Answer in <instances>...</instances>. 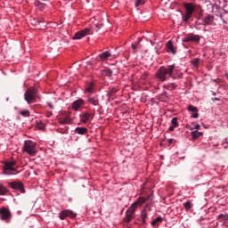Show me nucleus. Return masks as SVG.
Segmentation results:
<instances>
[{"label": "nucleus", "instance_id": "f257e3e1", "mask_svg": "<svg viewBox=\"0 0 228 228\" xmlns=\"http://www.w3.org/2000/svg\"><path fill=\"white\" fill-rule=\"evenodd\" d=\"M218 20H223L224 24L228 22V12H225L223 15L215 17L212 14H207L201 18L203 26H216L218 24Z\"/></svg>", "mask_w": 228, "mask_h": 228}, {"label": "nucleus", "instance_id": "bb28decb", "mask_svg": "<svg viewBox=\"0 0 228 228\" xmlns=\"http://www.w3.org/2000/svg\"><path fill=\"white\" fill-rule=\"evenodd\" d=\"M35 6H37V8H39V10L43 11L45 8V4L41 3L38 0H36V2L34 3Z\"/></svg>", "mask_w": 228, "mask_h": 228}, {"label": "nucleus", "instance_id": "4be33fe9", "mask_svg": "<svg viewBox=\"0 0 228 228\" xmlns=\"http://www.w3.org/2000/svg\"><path fill=\"white\" fill-rule=\"evenodd\" d=\"M94 86H95L94 82L88 84L85 88V94H92V92H94Z\"/></svg>", "mask_w": 228, "mask_h": 228}, {"label": "nucleus", "instance_id": "79ce46f5", "mask_svg": "<svg viewBox=\"0 0 228 228\" xmlns=\"http://www.w3.org/2000/svg\"><path fill=\"white\" fill-rule=\"evenodd\" d=\"M174 129H175V126H174L173 125L168 127V131L170 132L174 131Z\"/></svg>", "mask_w": 228, "mask_h": 228}, {"label": "nucleus", "instance_id": "4c0bfd02", "mask_svg": "<svg viewBox=\"0 0 228 228\" xmlns=\"http://www.w3.org/2000/svg\"><path fill=\"white\" fill-rule=\"evenodd\" d=\"M37 129L42 131V130L45 129V124H44V123H37Z\"/></svg>", "mask_w": 228, "mask_h": 228}, {"label": "nucleus", "instance_id": "c85d7f7f", "mask_svg": "<svg viewBox=\"0 0 228 228\" xmlns=\"http://www.w3.org/2000/svg\"><path fill=\"white\" fill-rule=\"evenodd\" d=\"M187 110L188 111H191L192 113H199V109L193 105H189Z\"/></svg>", "mask_w": 228, "mask_h": 228}, {"label": "nucleus", "instance_id": "f3484780", "mask_svg": "<svg viewBox=\"0 0 228 228\" xmlns=\"http://www.w3.org/2000/svg\"><path fill=\"white\" fill-rule=\"evenodd\" d=\"M166 51L167 53H169L171 54H175L177 51L175 50V47H174V43L169 40L166 45Z\"/></svg>", "mask_w": 228, "mask_h": 228}, {"label": "nucleus", "instance_id": "2f4dec72", "mask_svg": "<svg viewBox=\"0 0 228 228\" xmlns=\"http://www.w3.org/2000/svg\"><path fill=\"white\" fill-rule=\"evenodd\" d=\"M138 45H140V43L138 42L132 43L131 49L133 50V53H137Z\"/></svg>", "mask_w": 228, "mask_h": 228}, {"label": "nucleus", "instance_id": "49530a36", "mask_svg": "<svg viewBox=\"0 0 228 228\" xmlns=\"http://www.w3.org/2000/svg\"><path fill=\"white\" fill-rule=\"evenodd\" d=\"M168 143H170V144H171V143H174V139H172V138H171V139H168Z\"/></svg>", "mask_w": 228, "mask_h": 228}, {"label": "nucleus", "instance_id": "a18cd8bd", "mask_svg": "<svg viewBox=\"0 0 228 228\" xmlns=\"http://www.w3.org/2000/svg\"><path fill=\"white\" fill-rule=\"evenodd\" d=\"M212 101H213V102H215V101H220V98L215 97V98H212Z\"/></svg>", "mask_w": 228, "mask_h": 228}, {"label": "nucleus", "instance_id": "a19ab883", "mask_svg": "<svg viewBox=\"0 0 228 228\" xmlns=\"http://www.w3.org/2000/svg\"><path fill=\"white\" fill-rule=\"evenodd\" d=\"M191 117L192 118H199V112L192 113Z\"/></svg>", "mask_w": 228, "mask_h": 228}, {"label": "nucleus", "instance_id": "e433bc0d", "mask_svg": "<svg viewBox=\"0 0 228 228\" xmlns=\"http://www.w3.org/2000/svg\"><path fill=\"white\" fill-rule=\"evenodd\" d=\"M191 126H192V127H191V126L189 127V129H190L191 131H193V129H200V125H199V124H197V123H192Z\"/></svg>", "mask_w": 228, "mask_h": 228}, {"label": "nucleus", "instance_id": "ddd939ff", "mask_svg": "<svg viewBox=\"0 0 228 228\" xmlns=\"http://www.w3.org/2000/svg\"><path fill=\"white\" fill-rule=\"evenodd\" d=\"M95 113H90V112H83L80 114V121L82 124H88L90 122V118H94Z\"/></svg>", "mask_w": 228, "mask_h": 228}, {"label": "nucleus", "instance_id": "412c9836", "mask_svg": "<svg viewBox=\"0 0 228 228\" xmlns=\"http://www.w3.org/2000/svg\"><path fill=\"white\" fill-rule=\"evenodd\" d=\"M59 123L65 125V124H72V119L70 118V117L66 116L65 118H59Z\"/></svg>", "mask_w": 228, "mask_h": 228}, {"label": "nucleus", "instance_id": "5701e85b", "mask_svg": "<svg viewBox=\"0 0 228 228\" xmlns=\"http://www.w3.org/2000/svg\"><path fill=\"white\" fill-rule=\"evenodd\" d=\"M118 92L117 87H109L107 91L108 97H113L115 94Z\"/></svg>", "mask_w": 228, "mask_h": 228}, {"label": "nucleus", "instance_id": "9b49d317", "mask_svg": "<svg viewBox=\"0 0 228 228\" xmlns=\"http://www.w3.org/2000/svg\"><path fill=\"white\" fill-rule=\"evenodd\" d=\"M77 214L70 209L62 210L59 214L60 220H65V218H76Z\"/></svg>", "mask_w": 228, "mask_h": 228}, {"label": "nucleus", "instance_id": "0eeeda50", "mask_svg": "<svg viewBox=\"0 0 228 228\" xmlns=\"http://www.w3.org/2000/svg\"><path fill=\"white\" fill-rule=\"evenodd\" d=\"M12 217L13 215H12V211L10 210V208L6 207L0 208V220H2V222H5V224H10Z\"/></svg>", "mask_w": 228, "mask_h": 228}, {"label": "nucleus", "instance_id": "39448f33", "mask_svg": "<svg viewBox=\"0 0 228 228\" xmlns=\"http://www.w3.org/2000/svg\"><path fill=\"white\" fill-rule=\"evenodd\" d=\"M23 152H27L28 156H37V143L31 140H27L24 142L22 148Z\"/></svg>", "mask_w": 228, "mask_h": 228}, {"label": "nucleus", "instance_id": "a878e982", "mask_svg": "<svg viewBox=\"0 0 228 228\" xmlns=\"http://www.w3.org/2000/svg\"><path fill=\"white\" fill-rule=\"evenodd\" d=\"M162 222H163V217L158 216L151 222V225H152V227H156V225H158V224H161Z\"/></svg>", "mask_w": 228, "mask_h": 228}, {"label": "nucleus", "instance_id": "2eb2a0df", "mask_svg": "<svg viewBox=\"0 0 228 228\" xmlns=\"http://www.w3.org/2000/svg\"><path fill=\"white\" fill-rule=\"evenodd\" d=\"M87 102H88V104H92L93 106H99L100 105L99 95H97V94L88 95Z\"/></svg>", "mask_w": 228, "mask_h": 228}, {"label": "nucleus", "instance_id": "8fccbe9b", "mask_svg": "<svg viewBox=\"0 0 228 228\" xmlns=\"http://www.w3.org/2000/svg\"><path fill=\"white\" fill-rule=\"evenodd\" d=\"M157 54H159V53H158V51H156Z\"/></svg>", "mask_w": 228, "mask_h": 228}, {"label": "nucleus", "instance_id": "b1692460", "mask_svg": "<svg viewBox=\"0 0 228 228\" xmlns=\"http://www.w3.org/2000/svg\"><path fill=\"white\" fill-rule=\"evenodd\" d=\"M102 76H106L107 77H111L113 76V70L106 68L102 71Z\"/></svg>", "mask_w": 228, "mask_h": 228}, {"label": "nucleus", "instance_id": "4468645a", "mask_svg": "<svg viewBox=\"0 0 228 228\" xmlns=\"http://www.w3.org/2000/svg\"><path fill=\"white\" fill-rule=\"evenodd\" d=\"M84 105H85V100H83V98H79L72 102L71 108L73 111H79V110L81 109V106H84Z\"/></svg>", "mask_w": 228, "mask_h": 228}, {"label": "nucleus", "instance_id": "473e14b6", "mask_svg": "<svg viewBox=\"0 0 228 228\" xmlns=\"http://www.w3.org/2000/svg\"><path fill=\"white\" fill-rule=\"evenodd\" d=\"M183 208L186 211H190V209H191L192 208L191 201H186L185 203H183Z\"/></svg>", "mask_w": 228, "mask_h": 228}, {"label": "nucleus", "instance_id": "9d476101", "mask_svg": "<svg viewBox=\"0 0 228 228\" xmlns=\"http://www.w3.org/2000/svg\"><path fill=\"white\" fill-rule=\"evenodd\" d=\"M88 35H92V29L86 28L77 32L73 37V40H81V38H85V37H88Z\"/></svg>", "mask_w": 228, "mask_h": 228}, {"label": "nucleus", "instance_id": "6ab92c4d", "mask_svg": "<svg viewBox=\"0 0 228 228\" xmlns=\"http://www.w3.org/2000/svg\"><path fill=\"white\" fill-rule=\"evenodd\" d=\"M75 133L77 134H88V128L85 126H77L75 128Z\"/></svg>", "mask_w": 228, "mask_h": 228}, {"label": "nucleus", "instance_id": "cd10ccee", "mask_svg": "<svg viewBox=\"0 0 228 228\" xmlns=\"http://www.w3.org/2000/svg\"><path fill=\"white\" fill-rule=\"evenodd\" d=\"M7 192H8V189L4 185L0 183V195L4 196L6 195Z\"/></svg>", "mask_w": 228, "mask_h": 228}, {"label": "nucleus", "instance_id": "f704fd0d", "mask_svg": "<svg viewBox=\"0 0 228 228\" xmlns=\"http://www.w3.org/2000/svg\"><path fill=\"white\" fill-rule=\"evenodd\" d=\"M171 124L174 127H179V121L177 118H173L171 120Z\"/></svg>", "mask_w": 228, "mask_h": 228}, {"label": "nucleus", "instance_id": "dca6fc26", "mask_svg": "<svg viewBox=\"0 0 228 228\" xmlns=\"http://www.w3.org/2000/svg\"><path fill=\"white\" fill-rule=\"evenodd\" d=\"M151 198V195L148 196V199ZM145 197H140L136 200V201H134V203H132V208H134L135 209L138 208V206H143V204H145V202H147V200Z\"/></svg>", "mask_w": 228, "mask_h": 228}, {"label": "nucleus", "instance_id": "20e7f679", "mask_svg": "<svg viewBox=\"0 0 228 228\" xmlns=\"http://www.w3.org/2000/svg\"><path fill=\"white\" fill-rule=\"evenodd\" d=\"M4 166L2 167V174L3 175H15V173L12 172H17V161L15 160H10V161H4L3 162Z\"/></svg>", "mask_w": 228, "mask_h": 228}, {"label": "nucleus", "instance_id": "09e8293b", "mask_svg": "<svg viewBox=\"0 0 228 228\" xmlns=\"http://www.w3.org/2000/svg\"><path fill=\"white\" fill-rule=\"evenodd\" d=\"M20 213H21L20 211H18V215H20Z\"/></svg>", "mask_w": 228, "mask_h": 228}, {"label": "nucleus", "instance_id": "7ed1b4c3", "mask_svg": "<svg viewBox=\"0 0 228 228\" xmlns=\"http://www.w3.org/2000/svg\"><path fill=\"white\" fill-rule=\"evenodd\" d=\"M185 12L182 13V20L183 24H190L193 20V13L195 12V5L192 3H183Z\"/></svg>", "mask_w": 228, "mask_h": 228}, {"label": "nucleus", "instance_id": "de8ad7c7", "mask_svg": "<svg viewBox=\"0 0 228 228\" xmlns=\"http://www.w3.org/2000/svg\"><path fill=\"white\" fill-rule=\"evenodd\" d=\"M212 95H216V93H215V92H212Z\"/></svg>", "mask_w": 228, "mask_h": 228}, {"label": "nucleus", "instance_id": "58836bf2", "mask_svg": "<svg viewBox=\"0 0 228 228\" xmlns=\"http://www.w3.org/2000/svg\"><path fill=\"white\" fill-rule=\"evenodd\" d=\"M46 104H47V107L50 108V110H54V105H53L51 102H47Z\"/></svg>", "mask_w": 228, "mask_h": 228}, {"label": "nucleus", "instance_id": "7c9ffc66", "mask_svg": "<svg viewBox=\"0 0 228 228\" xmlns=\"http://www.w3.org/2000/svg\"><path fill=\"white\" fill-rule=\"evenodd\" d=\"M146 0H135L134 6L135 8H138L139 6H143Z\"/></svg>", "mask_w": 228, "mask_h": 228}, {"label": "nucleus", "instance_id": "393cba45", "mask_svg": "<svg viewBox=\"0 0 228 228\" xmlns=\"http://www.w3.org/2000/svg\"><path fill=\"white\" fill-rule=\"evenodd\" d=\"M200 63V58H194L191 61V65L195 67V69H199V65Z\"/></svg>", "mask_w": 228, "mask_h": 228}, {"label": "nucleus", "instance_id": "6e6552de", "mask_svg": "<svg viewBox=\"0 0 228 228\" xmlns=\"http://www.w3.org/2000/svg\"><path fill=\"white\" fill-rule=\"evenodd\" d=\"M9 188L12 190H16V191H20L21 193H26V189H24V183L20 181H14L8 183Z\"/></svg>", "mask_w": 228, "mask_h": 228}, {"label": "nucleus", "instance_id": "c9c22d12", "mask_svg": "<svg viewBox=\"0 0 228 228\" xmlns=\"http://www.w3.org/2000/svg\"><path fill=\"white\" fill-rule=\"evenodd\" d=\"M20 115H21V117H29V115H31V114H30L29 110H24L20 111Z\"/></svg>", "mask_w": 228, "mask_h": 228}, {"label": "nucleus", "instance_id": "1a4fd4ad", "mask_svg": "<svg viewBox=\"0 0 228 228\" xmlns=\"http://www.w3.org/2000/svg\"><path fill=\"white\" fill-rule=\"evenodd\" d=\"M135 211H136V208L130 206L126 212V215L123 218V222H125L126 224H129V222H131V220L134 218Z\"/></svg>", "mask_w": 228, "mask_h": 228}, {"label": "nucleus", "instance_id": "ea45409f", "mask_svg": "<svg viewBox=\"0 0 228 228\" xmlns=\"http://www.w3.org/2000/svg\"><path fill=\"white\" fill-rule=\"evenodd\" d=\"M199 26H204V23H200V22L197 21V22L195 23V28H196V29H199Z\"/></svg>", "mask_w": 228, "mask_h": 228}, {"label": "nucleus", "instance_id": "72a5a7b5", "mask_svg": "<svg viewBox=\"0 0 228 228\" xmlns=\"http://www.w3.org/2000/svg\"><path fill=\"white\" fill-rule=\"evenodd\" d=\"M219 220H223V222H227L228 220V214H220L218 216Z\"/></svg>", "mask_w": 228, "mask_h": 228}, {"label": "nucleus", "instance_id": "a211bd4d", "mask_svg": "<svg viewBox=\"0 0 228 228\" xmlns=\"http://www.w3.org/2000/svg\"><path fill=\"white\" fill-rule=\"evenodd\" d=\"M98 58H100L102 61H106V60H110L111 58V53H110V51L103 52L98 55Z\"/></svg>", "mask_w": 228, "mask_h": 228}, {"label": "nucleus", "instance_id": "f8f14e48", "mask_svg": "<svg viewBox=\"0 0 228 228\" xmlns=\"http://www.w3.org/2000/svg\"><path fill=\"white\" fill-rule=\"evenodd\" d=\"M182 42L184 44H188L190 42H200V36L195 35L193 33L187 34L183 39Z\"/></svg>", "mask_w": 228, "mask_h": 228}, {"label": "nucleus", "instance_id": "c756f323", "mask_svg": "<svg viewBox=\"0 0 228 228\" xmlns=\"http://www.w3.org/2000/svg\"><path fill=\"white\" fill-rule=\"evenodd\" d=\"M149 216V214H147L145 211H142V214H141V219H142V224H145L147 218Z\"/></svg>", "mask_w": 228, "mask_h": 228}, {"label": "nucleus", "instance_id": "c03bdc74", "mask_svg": "<svg viewBox=\"0 0 228 228\" xmlns=\"http://www.w3.org/2000/svg\"><path fill=\"white\" fill-rule=\"evenodd\" d=\"M46 117H53V112H47Z\"/></svg>", "mask_w": 228, "mask_h": 228}, {"label": "nucleus", "instance_id": "37998d69", "mask_svg": "<svg viewBox=\"0 0 228 228\" xmlns=\"http://www.w3.org/2000/svg\"><path fill=\"white\" fill-rule=\"evenodd\" d=\"M40 22H42V21H40V20H35L32 24H35V26H37V24H40Z\"/></svg>", "mask_w": 228, "mask_h": 228}, {"label": "nucleus", "instance_id": "f03ea898", "mask_svg": "<svg viewBox=\"0 0 228 228\" xmlns=\"http://www.w3.org/2000/svg\"><path fill=\"white\" fill-rule=\"evenodd\" d=\"M175 69V64L168 65L167 67H160L156 73L157 79L161 82L167 81L168 77H172Z\"/></svg>", "mask_w": 228, "mask_h": 228}, {"label": "nucleus", "instance_id": "aec40b11", "mask_svg": "<svg viewBox=\"0 0 228 228\" xmlns=\"http://www.w3.org/2000/svg\"><path fill=\"white\" fill-rule=\"evenodd\" d=\"M202 134H204V133L200 132L199 130H195L191 133V136L192 140H199V138H200V136H202Z\"/></svg>", "mask_w": 228, "mask_h": 228}, {"label": "nucleus", "instance_id": "423d86ee", "mask_svg": "<svg viewBox=\"0 0 228 228\" xmlns=\"http://www.w3.org/2000/svg\"><path fill=\"white\" fill-rule=\"evenodd\" d=\"M38 94V90L35 87L28 88L24 94V99L28 104H33L37 102V95Z\"/></svg>", "mask_w": 228, "mask_h": 228}, {"label": "nucleus", "instance_id": "3c124183", "mask_svg": "<svg viewBox=\"0 0 228 228\" xmlns=\"http://www.w3.org/2000/svg\"><path fill=\"white\" fill-rule=\"evenodd\" d=\"M43 1H47V0H43Z\"/></svg>", "mask_w": 228, "mask_h": 228}]
</instances>
